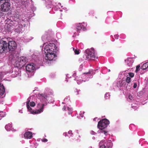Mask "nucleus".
I'll return each mask as SVG.
<instances>
[{"mask_svg":"<svg viewBox=\"0 0 148 148\" xmlns=\"http://www.w3.org/2000/svg\"><path fill=\"white\" fill-rule=\"evenodd\" d=\"M85 55L86 56H85V57H84V58H85L86 60H94L95 58H97V54L93 48L86 50L85 51Z\"/></svg>","mask_w":148,"mask_h":148,"instance_id":"1","label":"nucleus"},{"mask_svg":"<svg viewBox=\"0 0 148 148\" xmlns=\"http://www.w3.org/2000/svg\"><path fill=\"white\" fill-rule=\"evenodd\" d=\"M109 124V121L107 119L104 118L98 122L97 127L101 130V133H103L105 135H107V132L103 130Z\"/></svg>","mask_w":148,"mask_h":148,"instance_id":"2","label":"nucleus"},{"mask_svg":"<svg viewBox=\"0 0 148 148\" xmlns=\"http://www.w3.org/2000/svg\"><path fill=\"white\" fill-rule=\"evenodd\" d=\"M56 48L55 45L53 43H50L45 45L44 48L45 53H55Z\"/></svg>","mask_w":148,"mask_h":148,"instance_id":"3","label":"nucleus"},{"mask_svg":"<svg viewBox=\"0 0 148 148\" xmlns=\"http://www.w3.org/2000/svg\"><path fill=\"white\" fill-rule=\"evenodd\" d=\"M17 58V60L15 61V63L16 66L18 67L23 66L28 62L27 59L25 57L22 56Z\"/></svg>","mask_w":148,"mask_h":148,"instance_id":"4","label":"nucleus"},{"mask_svg":"<svg viewBox=\"0 0 148 148\" xmlns=\"http://www.w3.org/2000/svg\"><path fill=\"white\" fill-rule=\"evenodd\" d=\"M17 47V45L14 41H10L7 42V49L8 48L9 53H12L15 51Z\"/></svg>","mask_w":148,"mask_h":148,"instance_id":"5","label":"nucleus"},{"mask_svg":"<svg viewBox=\"0 0 148 148\" xmlns=\"http://www.w3.org/2000/svg\"><path fill=\"white\" fill-rule=\"evenodd\" d=\"M99 145L100 148H111L112 143L111 140H102L99 143Z\"/></svg>","mask_w":148,"mask_h":148,"instance_id":"6","label":"nucleus"},{"mask_svg":"<svg viewBox=\"0 0 148 148\" xmlns=\"http://www.w3.org/2000/svg\"><path fill=\"white\" fill-rule=\"evenodd\" d=\"M44 106L45 104H42L41 108L38 110H36L34 111V110H32V108L30 107L29 105V102H28L27 103V108L28 111H30L32 114H37L41 112H42L43 111V109L44 108Z\"/></svg>","mask_w":148,"mask_h":148,"instance_id":"7","label":"nucleus"},{"mask_svg":"<svg viewBox=\"0 0 148 148\" xmlns=\"http://www.w3.org/2000/svg\"><path fill=\"white\" fill-rule=\"evenodd\" d=\"M7 51V42L3 40L0 41V53H4Z\"/></svg>","mask_w":148,"mask_h":148,"instance_id":"8","label":"nucleus"},{"mask_svg":"<svg viewBox=\"0 0 148 148\" xmlns=\"http://www.w3.org/2000/svg\"><path fill=\"white\" fill-rule=\"evenodd\" d=\"M1 11L7 12L10 10L11 8V3L5 4L4 5L0 6Z\"/></svg>","mask_w":148,"mask_h":148,"instance_id":"9","label":"nucleus"},{"mask_svg":"<svg viewBox=\"0 0 148 148\" xmlns=\"http://www.w3.org/2000/svg\"><path fill=\"white\" fill-rule=\"evenodd\" d=\"M45 53L46 54V59L49 61H52L54 58L56 57L55 53Z\"/></svg>","mask_w":148,"mask_h":148,"instance_id":"10","label":"nucleus"},{"mask_svg":"<svg viewBox=\"0 0 148 148\" xmlns=\"http://www.w3.org/2000/svg\"><path fill=\"white\" fill-rule=\"evenodd\" d=\"M35 67L32 64H28L26 66V69L28 72H31L34 70Z\"/></svg>","mask_w":148,"mask_h":148,"instance_id":"11","label":"nucleus"},{"mask_svg":"<svg viewBox=\"0 0 148 148\" xmlns=\"http://www.w3.org/2000/svg\"><path fill=\"white\" fill-rule=\"evenodd\" d=\"M5 88L3 84L0 83V97L4 95L5 93Z\"/></svg>","mask_w":148,"mask_h":148,"instance_id":"12","label":"nucleus"},{"mask_svg":"<svg viewBox=\"0 0 148 148\" xmlns=\"http://www.w3.org/2000/svg\"><path fill=\"white\" fill-rule=\"evenodd\" d=\"M24 137L25 138L31 139L32 137V133L30 132H26L24 134Z\"/></svg>","mask_w":148,"mask_h":148,"instance_id":"13","label":"nucleus"},{"mask_svg":"<svg viewBox=\"0 0 148 148\" xmlns=\"http://www.w3.org/2000/svg\"><path fill=\"white\" fill-rule=\"evenodd\" d=\"M10 3V0H0V6Z\"/></svg>","mask_w":148,"mask_h":148,"instance_id":"14","label":"nucleus"},{"mask_svg":"<svg viewBox=\"0 0 148 148\" xmlns=\"http://www.w3.org/2000/svg\"><path fill=\"white\" fill-rule=\"evenodd\" d=\"M5 128L6 130L8 131L10 130H13V128H12V125L11 124H8L5 126Z\"/></svg>","mask_w":148,"mask_h":148,"instance_id":"15","label":"nucleus"},{"mask_svg":"<svg viewBox=\"0 0 148 148\" xmlns=\"http://www.w3.org/2000/svg\"><path fill=\"white\" fill-rule=\"evenodd\" d=\"M131 58H128L127 60H125V61H127V63L128 65L129 66H130L132 65V62H130L132 61Z\"/></svg>","mask_w":148,"mask_h":148,"instance_id":"16","label":"nucleus"},{"mask_svg":"<svg viewBox=\"0 0 148 148\" xmlns=\"http://www.w3.org/2000/svg\"><path fill=\"white\" fill-rule=\"evenodd\" d=\"M148 68V66L147 64V62H146L143 64L142 66L140 67V68L143 70H145Z\"/></svg>","mask_w":148,"mask_h":148,"instance_id":"17","label":"nucleus"},{"mask_svg":"<svg viewBox=\"0 0 148 148\" xmlns=\"http://www.w3.org/2000/svg\"><path fill=\"white\" fill-rule=\"evenodd\" d=\"M95 70H90L88 72H84V74H90V75H92L94 74V72L93 71H94Z\"/></svg>","mask_w":148,"mask_h":148,"instance_id":"18","label":"nucleus"},{"mask_svg":"<svg viewBox=\"0 0 148 148\" xmlns=\"http://www.w3.org/2000/svg\"><path fill=\"white\" fill-rule=\"evenodd\" d=\"M12 28V24H8L7 25V29L9 30L10 29H11Z\"/></svg>","mask_w":148,"mask_h":148,"instance_id":"19","label":"nucleus"},{"mask_svg":"<svg viewBox=\"0 0 148 148\" xmlns=\"http://www.w3.org/2000/svg\"><path fill=\"white\" fill-rule=\"evenodd\" d=\"M5 115L4 112H0V120L1 118L4 117Z\"/></svg>","mask_w":148,"mask_h":148,"instance_id":"20","label":"nucleus"},{"mask_svg":"<svg viewBox=\"0 0 148 148\" xmlns=\"http://www.w3.org/2000/svg\"><path fill=\"white\" fill-rule=\"evenodd\" d=\"M131 80V78L129 77H127L126 79H125V81L126 82L128 83H130V80Z\"/></svg>","mask_w":148,"mask_h":148,"instance_id":"21","label":"nucleus"},{"mask_svg":"<svg viewBox=\"0 0 148 148\" xmlns=\"http://www.w3.org/2000/svg\"><path fill=\"white\" fill-rule=\"evenodd\" d=\"M77 31H79L80 30H81V29L83 30L82 27L81 26V25H80L79 26H77Z\"/></svg>","mask_w":148,"mask_h":148,"instance_id":"22","label":"nucleus"},{"mask_svg":"<svg viewBox=\"0 0 148 148\" xmlns=\"http://www.w3.org/2000/svg\"><path fill=\"white\" fill-rule=\"evenodd\" d=\"M140 65H138L136 66V70H135V72L137 73V72L140 70Z\"/></svg>","mask_w":148,"mask_h":148,"instance_id":"23","label":"nucleus"},{"mask_svg":"<svg viewBox=\"0 0 148 148\" xmlns=\"http://www.w3.org/2000/svg\"><path fill=\"white\" fill-rule=\"evenodd\" d=\"M79 49H75L74 50V52L75 53V54L78 55L79 53Z\"/></svg>","mask_w":148,"mask_h":148,"instance_id":"24","label":"nucleus"},{"mask_svg":"<svg viewBox=\"0 0 148 148\" xmlns=\"http://www.w3.org/2000/svg\"><path fill=\"white\" fill-rule=\"evenodd\" d=\"M36 105V103L32 101L30 103V105L32 107H34Z\"/></svg>","mask_w":148,"mask_h":148,"instance_id":"25","label":"nucleus"},{"mask_svg":"<svg viewBox=\"0 0 148 148\" xmlns=\"http://www.w3.org/2000/svg\"><path fill=\"white\" fill-rule=\"evenodd\" d=\"M128 74L129 76L132 78L133 77L134 75V73H129Z\"/></svg>","mask_w":148,"mask_h":148,"instance_id":"26","label":"nucleus"},{"mask_svg":"<svg viewBox=\"0 0 148 148\" xmlns=\"http://www.w3.org/2000/svg\"><path fill=\"white\" fill-rule=\"evenodd\" d=\"M73 93L75 95H78V93L77 92V89H74V92H73Z\"/></svg>","mask_w":148,"mask_h":148,"instance_id":"27","label":"nucleus"},{"mask_svg":"<svg viewBox=\"0 0 148 148\" xmlns=\"http://www.w3.org/2000/svg\"><path fill=\"white\" fill-rule=\"evenodd\" d=\"M129 99L131 100H133V99L132 96L131 95H129Z\"/></svg>","mask_w":148,"mask_h":148,"instance_id":"28","label":"nucleus"},{"mask_svg":"<svg viewBox=\"0 0 148 148\" xmlns=\"http://www.w3.org/2000/svg\"><path fill=\"white\" fill-rule=\"evenodd\" d=\"M79 118H83V114L82 113H80L79 114Z\"/></svg>","mask_w":148,"mask_h":148,"instance_id":"29","label":"nucleus"},{"mask_svg":"<svg viewBox=\"0 0 148 148\" xmlns=\"http://www.w3.org/2000/svg\"><path fill=\"white\" fill-rule=\"evenodd\" d=\"M43 142H46L48 141V140L46 138H43L42 140Z\"/></svg>","mask_w":148,"mask_h":148,"instance_id":"30","label":"nucleus"},{"mask_svg":"<svg viewBox=\"0 0 148 148\" xmlns=\"http://www.w3.org/2000/svg\"><path fill=\"white\" fill-rule=\"evenodd\" d=\"M137 86V85L136 83H134V84L133 86V88H135Z\"/></svg>","mask_w":148,"mask_h":148,"instance_id":"31","label":"nucleus"},{"mask_svg":"<svg viewBox=\"0 0 148 148\" xmlns=\"http://www.w3.org/2000/svg\"><path fill=\"white\" fill-rule=\"evenodd\" d=\"M41 95L45 99H46L47 97V96L45 94H42Z\"/></svg>","mask_w":148,"mask_h":148,"instance_id":"32","label":"nucleus"},{"mask_svg":"<svg viewBox=\"0 0 148 148\" xmlns=\"http://www.w3.org/2000/svg\"><path fill=\"white\" fill-rule=\"evenodd\" d=\"M2 77V73L1 72H0V81L1 80Z\"/></svg>","mask_w":148,"mask_h":148,"instance_id":"33","label":"nucleus"},{"mask_svg":"<svg viewBox=\"0 0 148 148\" xmlns=\"http://www.w3.org/2000/svg\"><path fill=\"white\" fill-rule=\"evenodd\" d=\"M114 37L115 39H118L119 35H116L114 36Z\"/></svg>","mask_w":148,"mask_h":148,"instance_id":"34","label":"nucleus"},{"mask_svg":"<svg viewBox=\"0 0 148 148\" xmlns=\"http://www.w3.org/2000/svg\"><path fill=\"white\" fill-rule=\"evenodd\" d=\"M68 133H69V134H73V133H72V131H71V130L69 131V132Z\"/></svg>","mask_w":148,"mask_h":148,"instance_id":"35","label":"nucleus"},{"mask_svg":"<svg viewBox=\"0 0 148 148\" xmlns=\"http://www.w3.org/2000/svg\"><path fill=\"white\" fill-rule=\"evenodd\" d=\"M66 133L64 134V135L65 136H66Z\"/></svg>","mask_w":148,"mask_h":148,"instance_id":"36","label":"nucleus"},{"mask_svg":"<svg viewBox=\"0 0 148 148\" xmlns=\"http://www.w3.org/2000/svg\"><path fill=\"white\" fill-rule=\"evenodd\" d=\"M73 50L74 51V50H75V49L74 48H73Z\"/></svg>","mask_w":148,"mask_h":148,"instance_id":"37","label":"nucleus"},{"mask_svg":"<svg viewBox=\"0 0 148 148\" xmlns=\"http://www.w3.org/2000/svg\"><path fill=\"white\" fill-rule=\"evenodd\" d=\"M77 83H78V84H80V83H79V82H77Z\"/></svg>","mask_w":148,"mask_h":148,"instance_id":"38","label":"nucleus"},{"mask_svg":"<svg viewBox=\"0 0 148 148\" xmlns=\"http://www.w3.org/2000/svg\"><path fill=\"white\" fill-rule=\"evenodd\" d=\"M147 62V65H148V62Z\"/></svg>","mask_w":148,"mask_h":148,"instance_id":"39","label":"nucleus"},{"mask_svg":"<svg viewBox=\"0 0 148 148\" xmlns=\"http://www.w3.org/2000/svg\"><path fill=\"white\" fill-rule=\"evenodd\" d=\"M107 94H106L105 95V96H107Z\"/></svg>","mask_w":148,"mask_h":148,"instance_id":"40","label":"nucleus"},{"mask_svg":"<svg viewBox=\"0 0 148 148\" xmlns=\"http://www.w3.org/2000/svg\"><path fill=\"white\" fill-rule=\"evenodd\" d=\"M83 80H82L81 81V83L82 82Z\"/></svg>","mask_w":148,"mask_h":148,"instance_id":"41","label":"nucleus"},{"mask_svg":"<svg viewBox=\"0 0 148 148\" xmlns=\"http://www.w3.org/2000/svg\"><path fill=\"white\" fill-rule=\"evenodd\" d=\"M65 108H63V109H65Z\"/></svg>","mask_w":148,"mask_h":148,"instance_id":"42","label":"nucleus"},{"mask_svg":"<svg viewBox=\"0 0 148 148\" xmlns=\"http://www.w3.org/2000/svg\"><path fill=\"white\" fill-rule=\"evenodd\" d=\"M65 108H63V109H65Z\"/></svg>","mask_w":148,"mask_h":148,"instance_id":"43","label":"nucleus"},{"mask_svg":"<svg viewBox=\"0 0 148 148\" xmlns=\"http://www.w3.org/2000/svg\"><path fill=\"white\" fill-rule=\"evenodd\" d=\"M65 108H63V109H65Z\"/></svg>","mask_w":148,"mask_h":148,"instance_id":"44","label":"nucleus"},{"mask_svg":"<svg viewBox=\"0 0 148 148\" xmlns=\"http://www.w3.org/2000/svg\"><path fill=\"white\" fill-rule=\"evenodd\" d=\"M84 29H85V28H84Z\"/></svg>","mask_w":148,"mask_h":148,"instance_id":"45","label":"nucleus"},{"mask_svg":"<svg viewBox=\"0 0 148 148\" xmlns=\"http://www.w3.org/2000/svg\"><path fill=\"white\" fill-rule=\"evenodd\" d=\"M109 70V71H110V70Z\"/></svg>","mask_w":148,"mask_h":148,"instance_id":"46","label":"nucleus"}]
</instances>
